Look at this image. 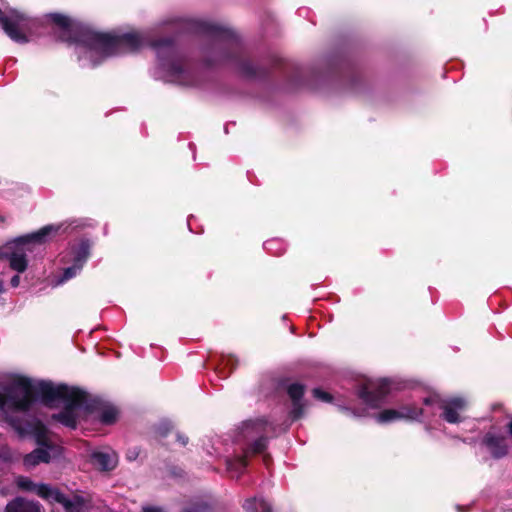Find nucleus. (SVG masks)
Masks as SVG:
<instances>
[{"label": "nucleus", "instance_id": "obj_12", "mask_svg": "<svg viewBox=\"0 0 512 512\" xmlns=\"http://www.w3.org/2000/svg\"><path fill=\"white\" fill-rule=\"evenodd\" d=\"M389 392L390 382L387 379H382L375 386L363 384L359 387L357 395L368 406L377 408Z\"/></svg>", "mask_w": 512, "mask_h": 512}, {"label": "nucleus", "instance_id": "obj_15", "mask_svg": "<svg viewBox=\"0 0 512 512\" xmlns=\"http://www.w3.org/2000/svg\"><path fill=\"white\" fill-rule=\"evenodd\" d=\"M481 443L488 449L491 457L494 459L504 458L509 453L507 439L503 435H495L488 432L482 438Z\"/></svg>", "mask_w": 512, "mask_h": 512}, {"label": "nucleus", "instance_id": "obj_5", "mask_svg": "<svg viewBox=\"0 0 512 512\" xmlns=\"http://www.w3.org/2000/svg\"><path fill=\"white\" fill-rule=\"evenodd\" d=\"M246 426L257 433H261L262 435H260L247 447V449H245L243 455L237 456L235 459L228 461V468L235 469L239 472L244 471L248 466V457L250 454H262L267 449L269 438L268 436L264 435V433L268 432V428H270V430H274L272 424L269 423L265 417L249 420L246 423Z\"/></svg>", "mask_w": 512, "mask_h": 512}, {"label": "nucleus", "instance_id": "obj_6", "mask_svg": "<svg viewBox=\"0 0 512 512\" xmlns=\"http://www.w3.org/2000/svg\"><path fill=\"white\" fill-rule=\"evenodd\" d=\"M151 47L157 51L161 66L170 75L180 77L184 72L182 60L177 56L175 39L160 37L151 41Z\"/></svg>", "mask_w": 512, "mask_h": 512}, {"label": "nucleus", "instance_id": "obj_7", "mask_svg": "<svg viewBox=\"0 0 512 512\" xmlns=\"http://www.w3.org/2000/svg\"><path fill=\"white\" fill-rule=\"evenodd\" d=\"M59 230V227H55L53 225H47L42 227L37 232L20 236L13 241L7 242L5 245L0 247V259L8 260L14 256V253L19 248V246H24L30 243H44L46 238L51 233H56Z\"/></svg>", "mask_w": 512, "mask_h": 512}, {"label": "nucleus", "instance_id": "obj_31", "mask_svg": "<svg viewBox=\"0 0 512 512\" xmlns=\"http://www.w3.org/2000/svg\"><path fill=\"white\" fill-rule=\"evenodd\" d=\"M0 459L3 460L4 462L12 461V459H13L12 451L9 447H7V446L0 447Z\"/></svg>", "mask_w": 512, "mask_h": 512}, {"label": "nucleus", "instance_id": "obj_14", "mask_svg": "<svg viewBox=\"0 0 512 512\" xmlns=\"http://www.w3.org/2000/svg\"><path fill=\"white\" fill-rule=\"evenodd\" d=\"M69 393L78 409L82 408L87 413H99L105 404L100 398L91 397L87 392L77 387H69Z\"/></svg>", "mask_w": 512, "mask_h": 512}, {"label": "nucleus", "instance_id": "obj_34", "mask_svg": "<svg viewBox=\"0 0 512 512\" xmlns=\"http://www.w3.org/2000/svg\"><path fill=\"white\" fill-rule=\"evenodd\" d=\"M142 512H163L162 508L156 506H144Z\"/></svg>", "mask_w": 512, "mask_h": 512}, {"label": "nucleus", "instance_id": "obj_20", "mask_svg": "<svg viewBox=\"0 0 512 512\" xmlns=\"http://www.w3.org/2000/svg\"><path fill=\"white\" fill-rule=\"evenodd\" d=\"M243 509L247 512H273L272 505L269 502L256 497L246 499Z\"/></svg>", "mask_w": 512, "mask_h": 512}, {"label": "nucleus", "instance_id": "obj_37", "mask_svg": "<svg viewBox=\"0 0 512 512\" xmlns=\"http://www.w3.org/2000/svg\"><path fill=\"white\" fill-rule=\"evenodd\" d=\"M263 461L266 465H269L270 461H271V456L269 454H265L263 456Z\"/></svg>", "mask_w": 512, "mask_h": 512}, {"label": "nucleus", "instance_id": "obj_17", "mask_svg": "<svg viewBox=\"0 0 512 512\" xmlns=\"http://www.w3.org/2000/svg\"><path fill=\"white\" fill-rule=\"evenodd\" d=\"M38 419L21 418L17 416L7 417L8 424L17 432L20 437L30 436Z\"/></svg>", "mask_w": 512, "mask_h": 512}, {"label": "nucleus", "instance_id": "obj_19", "mask_svg": "<svg viewBox=\"0 0 512 512\" xmlns=\"http://www.w3.org/2000/svg\"><path fill=\"white\" fill-rule=\"evenodd\" d=\"M5 512H40V507L37 503L16 497L8 502Z\"/></svg>", "mask_w": 512, "mask_h": 512}, {"label": "nucleus", "instance_id": "obj_36", "mask_svg": "<svg viewBox=\"0 0 512 512\" xmlns=\"http://www.w3.org/2000/svg\"><path fill=\"white\" fill-rule=\"evenodd\" d=\"M11 286L12 287H17L20 283V276L19 275H14L12 278H11Z\"/></svg>", "mask_w": 512, "mask_h": 512}, {"label": "nucleus", "instance_id": "obj_38", "mask_svg": "<svg viewBox=\"0 0 512 512\" xmlns=\"http://www.w3.org/2000/svg\"><path fill=\"white\" fill-rule=\"evenodd\" d=\"M507 431L509 435L512 437V420L507 424Z\"/></svg>", "mask_w": 512, "mask_h": 512}, {"label": "nucleus", "instance_id": "obj_9", "mask_svg": "<svg viewBox=\"0 0 512 512\" xmlns=\"http://www.w3.org/2000/svg\"><path fill=\"white\" fill-rule=\"evenodd\" d=\"M423 403L426 406H435L442 410L440 416L446 422L451 424L461 422L459 411L465 408V401L462 398L456 397L447 401L440 399L438 396H429L423 400Z\"/></svg>", "mask_w": 512, "mask_h": 512}, {"label": "nucleus", "instance_id": "obj_1", "mask_svg": "<svg viewBox=\"0 0 512 512\" xmlns=\"http://www.w3.org/2000/svg\"><path fill=\"white\" fill-rule=\"evenodd\" d=\"M193 29L208 37L203 48L204 63L208 67L233 64L248 79L264 78L269 70L255 66L245 57V49L239 35L230 28L205 21H196Z\"/></svg>", "mask_w": 512, "mask_h": 512}, {"label": "nucleus", "instance_id": "obj_27", "mask_svg": "<svg viewBox=\"0 0 512 512\" xmlns=\"http://www.w3.org/2000/svg\"><path fill=\"white\" fill-rule=\"evenodd\" d=\"M305 407L304 404L301 402H293L292 403V409L289 412V417L292 421H297L301 419L304 415Z\"/></svg>", "mask_w": 512, "mask_h": 512}, {"label": "nucleus", "instance_id": "obj_18", "mask_svg": "<svg viewBox=\"0 0 512 512\" xmlns=\"http://www.w3.org/2000/svg\"><path fill=\"white\" fill-rule=\"evenodd\" d=\"M47 449L41 446L26 454L23 458V465L26 469H32L40 463H49L51 455Z\"/></svg>", "mask_w": 512, "mask_h": 512}, {"label": "nucleus", "instance_id": "obj_29", "mask_svg": "<svg viewBox=\"0 0 512 512\" xmlns=\"http://www.w3.org/2000/svg\"><path fill=\"white\" fill-rule=\"evenodd\" d=\"M172 430V425L169 422H162L156 427V433L159 437L165 438Z\"/></svg>", "mask_w": 512, "mask_h": 512}, {"label": "nucleus", "instance_id": "obj_39", "mask_svg": "<svg viewBox=\"0 0 512 512\" xmlns=\"http://www.w3.org/2000/svg\"><path fill=\"white\" fill-rule=\"evenodd\" d=\"M3 291V283L2 281L0 280V293Z\"/></svg>", "mask_w": 512, "mask_h": 512}, {"label": "nucleus", "instance_id": "obj_25", "mask_svg": "<svg viewBox=\"0 0 512 512\" xmlns=\"http://www.w3.org/2000/svg\"><path fill=\"white\" fill-rule=\"evenodd\" d=\"M181 512H211V506L204 501H198L190 503Z\"/></svg>", "mask_w": 512, "mask_h": 512}, {"label": "nucleus", "instance_id": "obj_35", "mask_svg": "<svg viewBox=\"0 0 512 512\" xmlns=\"http://www.w3.org/2000/svg\"><path fill=\"white\" fill-rule=\"evenodd\" d=\"M271 62H272V66L274 68L282 66V63H283L282 59L277 58V57H272Z\"/></svg>", "mask_w": 512, "mask_h": 512}, {"label": "nucleus", "instance_id": "obj_13", "mask_svg": "<svg viewBox=\"0 0 512 512\" xmlns=\"http://www.w3.org/2000/svg\"><path fill=\"white\" fill-rule=\"evenodd\" d=\"M423 415V409L415 405H403L399 409H384L376 416L378 423H390L398 420H418Z\"/></svg>", "mask_w": 512, "mask_h": 512}, {"label": "nucleus", "instance_id": "obj_4", "mask_svg": "<svg viewBox=\"0 0 512 512\" xmlns=\"http://www.w3.org/2000/svg\"><path fill=\"white\" fill-rule=\"evenodd\" d=\"M38 384L28 377L18 376L4 393L0 392V409L27 412L38 398Z\"/></svg>", "mask_w": 512, "mask_h": 512}, {"label": "nucleus", "instance_id": "obj_23", "mask_svg": "<svg viewBox=\"0 0 512 512\" xmlns=\"http://www.w3.org/2000/svg\"><path fill=\"white\" fill-rule=\"evenodd\" d=\"M118 410L111 405H103L99 411V421L104 425H112L117 421Z\"/></svg>", "mask_w": 512, "mask_h": 512}, {"label": "nucleus", "instance_id": "obj_30", "mask_svg": "<svg viewBox=\"0 0 512 512\" xmlns=\"http://www.w3.org/2000/svg\"><path fill=\"white\" fill-rule=\"evenodd\" d=\"M223 363L230 368L229 373H232L238 365V359L233 355H228L223 358Z\"/></svg>", "mask_w": 512, "mask_h": 512}, {"label": "nucleus", "instance_id": "obj_3", "mask_svg": "<svg viewBox=\"0 0 512 512\" xmlns=\"http://www.w3.org/2000/svg\"><path fill=\"white\" fill-rule=\"evenodd\" d=\"M38 397L47 407H53L56 402H64L63 409L52 415V419L60 422L70 429L77 428V405L73 403L72 396L69 393V386L66 384L55 385L51 381L38 382Z\"/></svg>", "mask_w": 512, "mask_h": 512}, {"label": "nucleus", "instance_id": "obj_16", "mask_svg": "<svg viewBox=\"0 0 512 512\" xmlns=\"http://www.w3.org/2000/svg\"><path fill=\"white\" fill-rule=\"evenodd\" d=\"M91 463L100 471H112L116 468L118 458L114 452L96 451L91 455Z\"/></svg>", "mask_w": 512, "mask_h": 512}, {"label": "nucleus", "instance_id": "obj_22", "mask_svg": "<svg viewBox=\"0 0 512 512\" xmlns=\"http://www.w3.org/2000/svg\"><path fill=\"white\" fill-rule=\"evenodd\" d=\"M9 266L18 273H23L27 269L28 261L25 252L22 250V246H19L14 256L10 259Z\"/></svg>", "mask_w": 512, "mask_h": 512}, {"label": "nucleus", "instance_id": "obj_8", "mask_svg": "<svg viewBox=\"0 0 512 512\" xmlns=\"http://www.w3.org/2000/svg\"><path fill=\"white\" fill-rule=\"evenodd\" d=\"M72 265L63 269L58 283H64L74 278L84 267L91 254V242L88 239L81 240L70 251Z\"/></svg>", "mask_w": 512, "mask_h": 512}, {"label": "nucleus", "instance_id": "obj_11", "mask_svg": "<svg viewBox=\"0 0 512 512\" xmlns=\"http://www.w3.org/2000/svg\"><path fill=\"white\" fill-rule=\"evenodd\" d=\"M27 18L24 13L12 10L7 16L0 8V25L5 34L14 42L26 44L29 42L28 36L21 30L20 23Z\"/></svg>", "mask_w": 512, "mask_h": 512}, {"label": "nucleus", "instance_id": "obj_10", "mask_svg": "<svg viewBox=\"0 0 512 512\" xmlns=\"http://www.w3.org/2000/svg\"><path fill=\"white\" fill-rule=\"evenodd\" d=\"M37 495L49 502L61 504L65 512H82L84 499L81 496H75L74 500H70L59 489L52 488L48 484H39L37 487Z\"/></svg>", "mask_w": 512, "mask_h": 512}, {"label": "nucleus", "instance_id": "obj_33", "mask_svg": "<svg viewBox=\"0 0 512 512\" xmlns=\"http://www.w3.org/2000/svg\"><path fill=\"white\" fill-rule=\"evenodd\" d=\"M177 441L183 445V446H186L189 442V438L186 436V435H183V434H180L178 433L177 434Z\"/></svg>", "mask_w": 512, "mask_h": 512}, {"label": "nucleus", "instance_id": "obj_32", "mask_svg": "<svg viewBox=\"0 0 512 512\" xmlns=\"http://www.w3.org/2000/svg\"><path fill=\"white\" fill-rule=\"evenodd\" d=\"M139 454H140V449L138 447H133V448L128 449V451L126 453V458L129 461H134L138 458Z\"/></svg>", "mask_w": 512, "mask_h": 512}, {"label": "nucleus", "instance_id": "obj_26", "mask_svg": "<svg viewBox=\"0 0 512 512\" xmlns=\"http://www.w3.org/2000/svg\"><path fill=\"white\" fill-rule=\"evenodd\" d=\"M16 484H17L18 488H20L22 490H25V491H36L37 492L38 485H36L28 477H25V476L17 477Z\"/></svg>", "mask_w": 512, "mask_h": 512}, {"label": "nucleus", "instance_id": "obj_28", "mask_svg": "<svg viewBox=\"0 0 512 512\" xmlns=\"http://www.w3.org/2000/svg\"><path fill=\"white\" fill-rule=\"evenodd\" d=\"M312 394L313 396L322 401V402H326V403H331L333 401V396L332 394H330L329 392H326L324 390H322L321 388H314L312 390Z\"/></svg>", "mask_w": 512, "mask_h": 512}, {"label": "nucleus", "instance_id": "obj_24", "mask_svg": "<svg viewBox=\"0 0 512 512\" xmlns=\"http://www.w3.org/2000/svg\"><path fill=\"white\" fill-rule=\"evenodd\" d=\"M305 385L300 383H291L287 386L286 392L291 399V402H301L305 394Z\"/></svg>", "mask_w": 512, "mask_h": 512}, {"label": "nucleus", "instance_id": "obj_21", "mask_svg": "<svg viewBox=\"0 0 512 512\" xmlns=\"http://www.w3.org/2000/svg\"><path fill=\"white\" fill-rule=\"evenodd\" d=\"M47 433L48 431L44 423L41 420H37L36 425L33 428V431L30 436H33L35 438V441L39 446L51 448L52 444L48 438Z\"/></svg>", "mask_w": 512, "mask_h": 512}, {"label": "nucleus", "instance_id": "obj_2", "mask_svg": "<svg viewBox=\"0 0 512 512\" xmlns=\"http://www.w3.org/2000/svg\"><path fill=\"white\" fill-rule=\"evenodd\" d=\"M48 17L58 28L54 30L58 41L68 45L82 46L103 58L114 56L121 51H137L142 44L140 35L135 32L116 35L74 23L70 17L61 13H51Z\"/></svg>", "mask_w": 512, "mask_h": 512}]
</instances>
